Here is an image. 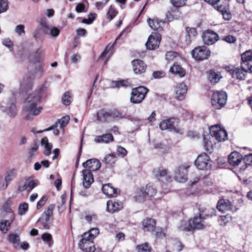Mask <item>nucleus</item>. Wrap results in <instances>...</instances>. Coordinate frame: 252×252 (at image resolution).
I'll list each match as a JSON object with an SVG mask.
<instances>
[{
  "mask_svg": "<svg viewBox=\"0 0 252 252\" xmlns=\"http://www.w3.org/2000/svg\"><path fill=\"white\" fill-rule=\"evenodd\" d=\"M211 214L204 213L203 210L199 212L198 216H195L190 219L188 222L182 221L181 225L179 227L180 230L188 231L192 229H200L204 228L203 220L207 217H211L216 215V210L214 209H211Z\"/></svg>",
  "mask_w": 252,
  "mask_h": 252,
  "instance_id": "1",
  "label": "nucleus"
},
{
  "mask_svg": "<svg viewBox=\"0 0 252 252\" xmlns=\"http://www.w3.org/2000/svg\"><path fill=\"white\" fill-rule=\"evenodd\" d=\"M34 65L31 72L26 75L20 83L21 89L25 91L31 90L32 88L35 78L40 76L43 72V67L41 64Z\"/></svg>",
  "mask_w": 252,
  "mask_h": 252,
  "instance_id": "2",
  "label": "nucleus"
},
{
  "mask_svg": "<svg viewBox=\"0 0 252 252\" xmlns=\"http://www.w3.org/2000/svg\"><path fill=\"white\" fill-rule=\"evenodd\" d=\"M227 94L223 91H217L213 94L211 98V104L215 109H220L226 103Z\"/></svg>",
  "mask_w": 252,
  "mask_h": 252,
  "instance_id": "3",
  "label": "nucleus"
},
{
  "mask_svg": "<svg viewBox=\"0 0 252 252\" xmlns=\"http://www.w3.org/2000/svg\"><path fill=\"white\" fill-rule=\"evenodd\" d=\"M148 90L143 86L139 87L132 90L130 101L133 104L141 103L144 99Z\"/></svg>",
  "mask_w": 252,
  "mask_h": 252,
  "instance_id": "4",
  "label": "nucleus"
},
{
  "mask_svg": "<svg viewBox=\"0 0 252 252\" xmlns=\"http://www.w3.org/2000/svg\"><path fill=\"white\" fill-rule=\"evenodd\" d=\"M211 53V51L204 46L197 47L191 52L192 57L198 61L207 59Z\"/></svg>",
  "mask_w": 252,
  "mask_h": 252,
  "instance_id": "5",
  "label": "nucleus"
},
{
  "mask_svg": "<svg viewBox=\"0 0 252 252\" xmlns=\"http://www.w3.org/2000/svg\"><path fill=\"white\" fill-rule=\"evenodd\" d=\"M42 110V107L39 104H34V103H30L24 101V111L28 114L25 116L27 120L30 119V116H36L40 114Z\"/></svg>",
  "mask_w": 252,
  "mask_h": 252,
  "instance_id": "6",
  "label": "nucleus"
},
{
  "mask_svg": "<svg viewBox=\"0 0 252 252\" xmlns=\"http://www.w3.org/2000/svg\"><path fill=\"white\" fill-rule=\"evenodd\" d=\"M125 31H123L116 38L115 42L112 44H109L105 48L104 51L100 55L98 61L100 62H104L106 63L109 61V59L114 53V47L115 43L119 40L123 35Z\"/></svg>",
  "mask_w": 252,
  "mask_h": 252,
  "instance_id": "7",
  "label": "nucleus"
},
{
  "mask_svg": "<svg viewBox=\"0 0 252 252\" xmlns=\"http://www.w3.org/2000/svg\"><path fill=\"white\" fill-rule=\"evenodd\" d=\"M210 133L212 138L215 137L219 142L227 139L226 131L217 125L213 126L210 128Z\"/></svg>",
  "mask_w": 252,
  "mask_h": 252,
  "instance_id": "8",
  "label": "nucleus"
},
{
  "mask_svg": "<svg viewBox=\"0 0 252 252\" xmlns=\"http://www.w3.org/2000/svg\"><path fill=\"white\" fill-rule=\"evenodd\" d=\"M178 124V119L172 118L161 121L159 124V127L162 130L169 129L177 132Z\"/></svg>",
  "mask_w": 252,
  "mask_h": 252,
  "instance_id": "9",
  "label": "nucleus"
},
{
  "mask_svg": "<svg viewBox=\"0 0 252 252\" xmlns=\"http://www.w3.org/2000/svg\"><path fill=\"white\" fill-rule=\"evenodd\" d=\"M224 68L225 70L230 73L232 77L235 78L239 80H243L245 79L247 71L246 68L244 66L241 68H235L231 67L230 65L226 66Z\"/></svg>",
  "mask_w": 252,
  "mask_h": 252,
  "instance_id": "10",
  "label": "nucleus"
},
{
  "mask_svg": "<svg viewBox=\"0 0 252 252\" xmlns=\"http://www.w3.org/2000/svg\"><path fill=\"white\" fill-rule=\"evenodd\" d=\"M78 246L79 248L84 252H94L95 250L93 240L84 237L83 235L82 236V239L80 241Z\"/></svg>",
  "mask_w": 252,
  "mask_h": 252,
  "instance_id": "11",
  "label": "nucleus"
},
{
  "mask_svg": "<svg viewBox=\"0 0 252 252\" xmlns=\"http://www.w3.org/2000/svg\"><path fill=\"white\" fill-rule=\"evenodd\" d=\"M195 163L197 167L200 170L207 169L211 166L210 158L205 153L199 155Z\"/></svg>",
  "mask_w": 252,
  "mask_h": 252,
  "instance_id": "12",
  "label": "nucleus"
},
{
  "mask_svg": "<svg viewBox=\"0 0 252 252\" xmlns=\"http://www.w3.org/2000/svg\"><path fill=\"white\" fill-rule=\"evenodd\" d=\"M161 40L160 34L157 32H153L149 36L146 46L149 50H154L159 46Z\"/></svg>",
  "mask_w": 252,
  "mask_h": 252,
  "instance_id": "13",
  "label": "nucleus"
},
{
  "mask_svg": "<svg viewBox=\"0 0 252 252\" xmlns=\"http://www.w3.org/2000/svg\"><path fill=\"white\" fill-rule=\"evenodd\" d=\"M202 38L204 43L207 45H213L219 40V35L211 30L206 31Z\"/></svg>",
  "mask_w": 252,
  "mask_h": 252,
  "instance_id": "14",
  "label": "nucleus"
},
{
  "mask_svg": "<svg viewBox=\"0 0 252 252\" xmlns=\"http://www.w3.org/2000/svg\"><path fill=\"white\" fill-rule=\"evenodd\" d=\"M189 167V165H184L176 169L175 173V179L180 183L186 182L187 179V170Z\"/></svg>",
  "mask_w": 252,
  "mask_h": 252,
  "instance_id": "15",
  "label": "nucleus"
},
{
  "mask_svg": "<svg viewBox=\"0 0 252 252\" xmlns=\"http://www.w3.org/2000/svg\"><path fill=\"white\" fill-rule=\"evenodd\" d=\"M165 59L167 62L181 63L186 62V59L180 54L175 51L167 52L165 55Z\"/></svg>",
  "mask_w": 252,
  "mask_h": 252,
  "instance_id": "16",
  "label": "nucleus"
},
{
  "mask_svg": "<svg viewBox=\"0 0 252 252\" xmlns=\"http://www.w3.org/2000/svg\"><path fill=\"white\" fill-rule=\"evenodd\" d=\"M123 207V204L121 201L109 200L107 202L106 210L110 213L117 212L122 210Z\"/></svg>",
  "mask_w": 252,
  "mask_h": 252,
  "instance_id": "17",
  "label": "nucleus"
},
{
  "mask_svg": "<svg viewBox=\"0 0 252 252\" xmlns=\"http://www.w3.org/2000/svg\"><path fill=\"white\" fill-rule=\"evenodd\" d=\"M100 162L99 161L95 158L88 159L86 162H84L82 164L85 170L90 171V172L98 170L100 167Z\"/></svg>",
  "mask_w": 252,
  "mask_h": 252,
  "instance_id": "18",
  "label": "nucleus"
},
{
  "mask_svg": "<svg viewBox=\"0 0 252 252\" xmlns=\"http://www.w3.org/2000/svg\"><path fill=\"white\" fill-rule=\"evenodd\" d=\"M2 111L7 116L11 119L15 118L17 115V110L16 105L13 103H8L4 107L2 106Z\"/></svg>",
  "mask_w": 252,
  "mask_h": 252,
  "instance_id": "19",
  "label": "nucleus"
},
{
  "mask_svg": "<svg viewBox=\"0 0 252 252\" xmlns=\"http://www.w3.org/2000/svg\"><path fill=\"white\" fill-rule=\"evenodd\" d=\"M39 182L37 180H32L29 179L25 181L23 185L19 187L18 189L20 191L24 190L31 191L34 188L38 186Z\"/></svg>",
  "mask_w": 252,
  "mask_h": 252,
  "instance_id": "20",
  "label": "nucleus"
},
{
  "mask_svg": "<svg viewBox=\"0 0 252 252\" xmlns=\"http://www.w3.org/2000/svg\"><path fill=\"white\" fill-rule=\"evenodd\" d=\"M187 92V86L184 83L177 84L175 88L176 97L179 100H183L186 96Z\"/></svg>",
  "mask_w": 252,
  "mask_h": 252,
  "instance_id": "21",
  "label": "nucleus"
},
{
  "mask_svg": "<svg viewBox=\"0 0 252 252\" xmlns=\"http://www.w3.org/2000/svg\"><path fill=\"white\" fill-rule=\"evenodd\" d=\"M147 22L151 29L154 31H161L163 29L165 22L157 18L148 19Z\"/></svg>",
  "mask_w": 252,
  "mask_h": 252,
  "instance_id": "22",
  "label": "nucleus"
},
{
  "mask_svg": "<svg viewBox=\"0 0 252 252\" xmlns=\"http://www.w3.org/2000/svg\"><path fill=\"white\" fill-rule=\"evenodd\" d=\"M83 174V185L86 189L90 187L91 185L94 182V177L92 172L87 170L82 171Z\"/></svg>",
  "mask_w": 252,
  "mask_h": 252,
  "instance_id": "23",
  "label": "nucleus"
},
{
  "mask_svg": "<svg viewBox=\"0 0 252 252\" xmlns=\"http://www.w3.org/2000/svg\"><path fill=\"white\" fill-rule=\"evenodd\" d=\"M217 209L220 212L224 213L227 211L233 210V207L229 200L220 199L218 203Z\"/></svg>",
  "mask_w": 252,
  "mask_h": 252,
  "instance_id": "24",
  "label": "nucleus"
},
{
  "mask_svg": "<svg viewBox=\"0 0 252 252\" xmlns=\"http://www.w3.org/2000/svg\"><path fill=\"white\" fill-rule=\"evenodd\" d=\"M114 141V137L111 133H107L101 135L96 136L94 141L97 143L108 144Z\"/></svg>",
  "mask_w": 252,
  "mask_h": 252,
  "instance_id": "25",
  "label": "nucleus"
},
{
  "mask_svg": "<svg viewBox=\"0 0 252 252\" xmlns=\"http://www.w3.org/2000/svg\"><path fill=\"white\" fill-rule=\"evenodd\" d=\"M242 159V156L239 153L233 152L228 157V162L231 165L236 166L240 164Z\"/></svg>",
  "mask_w": 252,
  "mask_h": 252,
  "instance_id": "26",
  "label": "nucleus"
},
{
  "mask_svg": "<svg viewBox=\"0 0 252 252\" xmlns=\"http://www.w3.org/2000/svg\"><path fill=\"white\" fill-rule=\"evenodd\" d=\"M154 147L155 149L161 153H165L170 148V146L166 140L163 141H155Z\"/></svg>",
  "mask_w": 252,
  "mask_h": 252,
  "instance_id": "27",
  "label": "nucleus"
},
{
  "mask_svg": "<svg viewBox=\"0 0 252 252\" xmlns=\"http://www.w3.org/2000/svg\"><path fill=\"white\" fill-rule=\"evenodd\" d=\"M156 222L154 220L146 218L142 221L143 230L146 232L153 231L155 230Z\"/></svg>",
  "mask_w": 252,
  "mask_h": 252,
  "instance_id": "28",
  "label": "nucleus"
},
{
  "mask_svg": "<svg viewBox=\"0 0 252 252\" xmlns=\"http://www.w3.org/2000/svg\"><path fill=\"white\" fill-rule=\"evenodd\" d=\"M207 79L213 85L218 83L222 78L219 72H216L213 70H210L207 72Z\"/></svg>",
  "mask_w": 252,
  "mask_h": 252,
  "instance_id": "29",
  "label": "nucleus"
},
{
  "mask_svg": "<svg viewBox=\"0 0 252 252\" xmlns=\"http://www.w3.org/2000/svg\"><path fill=\"white\" fill-rule=\"evenodd\" d=\"M16 175V169L15 168H10L6 170L5 173L4 181L5 185H3V188L6 189L8 185L14 178Z\"/></svg>",
  "mask_w": 252,
  "mask_h": 252,
  "instance_id": "30",
  "label": "nucleus"
},
{
  "mask_svg": "<svg viewBox=\"0 0 252 252\" xmlns=\"http://www.w3.org/2000/svg\"><path fill=\"white\" fill-rule=\"evenodd\" d=\"M169 71L173 75L178 76L180 77H183L186 75L185 70L178 64H173L170 67Z\"/></svg>",
  "mask_w": 252,
  "mask_h": 252,
  "instance_id": "31",
  "label": "nucleus"
},
{
  "mask_svg": "<svg viewBox=\"0 0 252 252\" xmlns=\"http://www.w3.org/2000/svg\"><path fill=\"white\" fill-rule=\"evenodd\" d=\"M102 190L104 194L109 197H114L115 195H117L118 193L117 189L114 188L109 184L104 185L102 187Z\"/></svg>",
  "mask_w": 252,
  "mask_h": 252,
  "instance_id": "32",
  "label": "nucleus"
},
{
  "mask_svg": "<svg viewBox=\"0 0 252 252\" xmlns=\"http://www.w3.org/2000/svg\"><path fill=\"white\" fill-rule=\"evenodd\" d=\"M41 96L38 94L37 92H33L30 94L25 99V101L30 103H34V104H40Z\"/></svg>",
  "mask_w": 252,
  "mask_h": 252,
  "instance_id": "33",
  "label": "nucleus"
},
{
  "mask_svg": "<svg viewBox=\"0 0 252 252\" xmlns=\"http://www.w3.org/2000/svg\"><path fill=\"white\" fill-rule=\"evenodd\" d=\"M96 115L97 120L100 122H105L111 121L110 112L104 110H100L97 113Z\"/></svg>",
  "mask_w": 252,
  "mask_h": 252,
  "instance_id": "34",
  "label": "nucleus"
},
{
  "mask_svg": "<svg viewBox=\"0 0 252 252\" xmlns=\"http://www.w3.org/2000/svg\"><path fill=\"white\" fill-rule=\"evenodd\" d=\"M41 146L44 147V154L46 156L50 155L51 153V150L53 148V145L52 143L48 142V139L46 137L42 139L41 141Z\"/></svg>",
  "mask_w": 252,
  "mask_h": 252,
  "instance_id": "35",
  "label": "nucleus"
},
{
  "mask_svg": "<svg viewBox=\"0 0 252 252\" xmlns=\"http://www.w3.org/2000/svg\"><path fill=\"white\" fill-rule=\"evenodd\" d=\"M130 86V83L128 80H120L111 82L112 88L127 87Z\"/></svg>",
  "mask_w": 252,
  "mask_h": 252,
  "instance_id": "36",
  "label": "nucleus"
},
{
  "mask_svg": "<svg viewBox=\"0 0 252 252\" xmlns=\"http://www.w3.org/2000/svg\"><path fill=\"white\" fill-rule=\"evenodd\" d=\"M196 34V31L194 28H187L186 29V42L187 44L190 43L192 38L195 36Z\"/></svg>",
  "mask_w": 252,
  "mask_h": 252,
  "instance_id": "37",
  "label": "nucleus"
},
{
  "mask_svg": "<svg viewBox=\"0 0 252 252\" xmlns=\"http://www.w3.org/2000/svg\"><path fill=\"white\" fill-rule=\"evenodd\" d=\"M116 161L117 157L114 154H109L106 155L103 160V161L105 162L109 167H112Z\"/></svg>",
  "mask_w": 252,
  "mask_h": 252,
  "instance_id": "38",
  "label": "nucleus"
},
{
  "mask_svg": "<svg viewBox=\"0 0 252 252\" xmlns=\"http://www.w3.org/2000/svg\"><path fill=\"white\" fill-rule=\"evenodd\" d=\"M99 230L98 228L94 227L90 229L88 231L86 232L83 235L84 237H88L94 240L99 234Z\"/></svg>",
  "mask_w": 252,
  "mask_h": 252,
  "instance_id": "39",
  "label": "nucleus"
},
{
  "mask_svg": "<svg viewBox=\"0 0 252 252\" xmlns=\"http://www.w3.org/2000/svg\"><path fill=\"white\" fill-rule=\"evenodd\" d=\"M211 135H207L206 136H204L203 142L204 147L207 151L211 152L213 149V143L211 140Z\"/></svg>",
  "mask_w": 252,
  "mask_h": 252,
  "instance_id": "40",
  "label": "nucleus"
},
{
  "mask_svg": "<svg viewBox=\"0 0 252 252\" xmlns=\"http://www.w3.org/2000/svg\"><path fill=\"white\" fill-rule=\"evenodd\" d=\"M155 176L158 180H161V181L163 179L168 181L170 179V177L167 175L166 170L164 169H158L157 171Z\"/></svg>",
  "mask_w": 252,
  "mask_h": 252,
  "instance_id": "41",
  "label": "nucleus"
},
{
  "mask_svg": "<svg viewBox=\"0 0 252 252\" xmlns=\"http://www.w3.org/2000/svg\"><path fill=\"white\" fill-rule=\"evenodd\" d=\"M146 65L144 64H133V70L135 74H140L145 72Z\"/></svg>",
  "mask_w": 252,
  "mask_h": 252,
  "instance_id": "42",
  "label": "nucleus"
},
{
  "mask_svg": "<svg viewBox=\"0 0 252 252\" xmlns=\"http://www.w3.org/2000/svg\"><path fill=\"white\" fill-rule=\"evenodd\" d=\"M9 242L14 245L18 246L20 244L19 235L15 233H10L8 236Z\"/></svg>",
  "mask_w": 252,
  "mask_h": 252,
  "instance_id": "43",
  "label": "nucleus"
},
{
  "mask_svg": "<svg viewBox=\"0 0 252 252\" xmlns=\"http://www.w3.org/2000/svg\"><path fill=\"white\" fill-rule=\"evenodd\" d=\"M146 196L144 190L142 189H137L135 193L134 198L135 200L138 202H141L144 200Z\"/></svg>",
  "mask_w": 252,
  "mask_h": 252,
  "instance_id": "44",
  "label": "nucleus"
},
{
  "mask_svg": "<svg viewBox=\"0 0 252 252\" xmlns=\"http://www.w3.org/2000/svg\"><path fill=\"white\" fill-rule=\"evenodd\" d=\"M146 196H153L157 192L156 189L151 184H148L144 190Z\"/></svg>",
  "mask_w": 252,
  "mask_h": 252,
  "instance_id": "45",
  "label": "nucleus"
},
{
  "mask_svg": "<svg viewBox=\"0 0 252 252\" xmlns=\"http://www.w3.org/2000/svg\"><path fill=\"white\" fill-rule=\"evenodd\" d=\"M241 60L243 63L252 62V50L246 51L241 55Z\"/></svg>",
  "mask_w": 252,
  "mask_h": 252,
  "instance_id": "46",
  "label": "nucleus"
},
{
  "mask_svg": "<svg viewBox=\"0 0 252 252\" xmlns=\"http://www.w3.org/2000/svg\"><path fill=\"white\" fill-rule=\"evenodd\" d=\"M29 210V205L26 202H23L20 204L18 210V213L20 216H23L25 215Z\"/></svg>",
  "mask_w": 252,
  "mask_h": 252,
  "instance_id": "47",
  "label": "nucleus"
},
{
  "mask_svg": "<svg viewBox=\"0 0 252 252\" xmlns=\"http://www.w3.org/2000/svg\"><path fill=\"white\" fill-rule=\"evenodd\" d=\"M54 207L52 205H50L48 208L44 212L45 216L42 219L43 220H45L46 222L49 221L50 217L53 215V211Z\"/></svg>",
  "mask_w": 252,
  "mask_h": 252,
  "instance_id": "48",
  "label": "nucleus"
},
{
  "mask_svg": "<svg viewBox=\"0 0 252 252\" xmlns=\"http://www.w3.org/2000/svg\"><path fill=\"white\" fill-rule=\"evenodd\" d=\"M50 87V83L45 82L43 84H42L38 87L37 89L34 91L37 93L38 94H41L46 92Z\"/></svg>",
  "mask_w": 252,
  "mask_h": 252,
  "instance_id": "49",
  "label": "nucleus"
},
{
  "mask_svg": "<svg viewBox=\"0 0 252 252\" xmlns=\"http://www.w3.org/2000/svg\"><path fill=\"white\" fill-rule=\"evenodd\" d=\"M63 104L66 106L69 105L72 101V97L69 92H66L62 98Z\"/></svg>",
  "mask_w": 252,
  "mask_h": 252,
  "instance_id": "50",
  "label": "nucleus"
},
{
  "mask_svg": "<svg viewBox=\"0 0 252 252\" xmlns=\"http://www.w3.org/2000/svg\"><path fill=\"white\" fill-rule=\"evenodd\" d=\"M42 26L50 30V35L52 37L58 36L60 32V30L56 27L49 28L46 23H42Z\"/></svg>",
  "mask_w": 252,
  "mask_h": 252,
  "instance_id": "51",
  "label": "nucleus"
},
{
  "mask_svg": "<svg viewBox=\"0 0 252 252\" xmlns=\"http://www.w3.org/2000/svg\"><path fill=\"white\" fill-rule=\"evenodd\" d=\"M11 226V222L9 220H4L0 223V230L3 233H6Z\"/></svg>",
  "mask_w": 252,
  "mask_h": 252,
  "instance_id": "52",
  "label": "nucleus"
},
{
  "mask_svg": "<svg viewBox=\"0 0 252 252\" xmlns=\"http://www.w3.org/2000/svg\"><path fill=\"white\" fill-rule=\"evenodd\" d=\"M69 120V116L67 115L63 117L61 119H59L58 121L56 123V124H58V126L60 125L61 128H63L67 125Z\"/></svg>",
  "mask_w": 252,
  "mask_h": 252,
  "instance_id": "53",
  "label": "nucleus"
},
{
  "mask_svg": "<svg viewBox=\"0 0 252 252\" xmlns=\"http://www.w3.org/2000/svg\"><path fill=\"white\" fill-rule=\"evenodd\" d=\"M117 14V11L115 10V9L111 5L109 7V9L107 12L106 16L107 19L109 20H112L114 19Z\"/></svg>",
  "mask_w": 252,
  "mask_h": 252,
  "instance_id": "54",
  "label": "nucleus"
},
{
  "mask_svg": "<svg viewBox=\"0 0 252 252\" xmlns=\"http://www.w3.org/2000/svg\"><path fill=\"white\" fill-rule=\"evenodd\" d=\"M38 148V145L37 143H34L32 145L28 152V154L30 158H32L36 155Z\"/></svg>",
  "mask_w": 252,
  "mask_h": 252,
  "instance_id": "55",
  "label": "nucleus"
},
{
  "mask_svg": "<svg viewBox=\"0 0 252 252\" xmlns=\"http://www.w3.org/2000/svg\"><path fill=\"white\" fill-rule=\"evenodd\" d=\"M41 238L45 242L47 243L49 246H51L52 237L50 234L45 233L42 235Z\"/></svg>",
  "mask_w": 252,
  "mask_h": 252,
  "instance_id": "56",
  "label": "nucleus"
},
{
  "mask_svg": "<svg viewBox=\"0 0 252 252\" xmlns=\"http://www.w3.org/2000/svg\"><path fill=\"white\" fill-rule=\"evenodd\" d=\"M8 8V2L7 0H0V13L5 12Z\"/></svg>",
  "mask_w": 252,
  "mask_h": 252,
  "instance_id": "57",
  "label": "nucleus"
},
{
  "mask_svg": "<svg viewBox=\"0 0 252 252\" xmlns=\"http://www.w3.org/2000/svg\"><path fill=\"white\" fill-rule=\"evenodd\" d=\"M96 17V14L95 13H91L88 15V19H83L82 20V23L87 24H91L93 21L95 19Z\"/></svg>",
  "mask_w": 252,
  "mask_h": 252,
  "instance_id": "58",
  "label": "nucleus"
},
{
  "mask_svg": "<svg viewBox=\"0 0 252 252\" xmlns=\"http://www.w3.org/2000/svg\"><path fill=\"white\" fill-rule=\"evenodd\" d=\"M137 250L138 252H150V248L147 243L138 246Z\"/></svg>",
  "mask_w": 252,
  "mask_h": 252,
  "instance_id": "59",
  "label": "nucleus"
},
{
  "mask_svg": "<svg viewBox=\"0 0 252 252\" xmlns=\"http://www.w3.org/2000/svg\"><path fill=\"white\" fill-rule=\"evenodd\" d=\"M117 153L119 156L122 158H124L125 156H126L127 153L126 149L120 146H117Z\"/></svg>",
  "mask_w": 252,
  "mask_h": 252,
  "instance_id": "60",
  "label": "nucleus"
},
{
  "mask_svg": "<svg viewBox=\"0 0 252 252\" xmlns=\"http://www.w3.org/2000/svg\"><path fill=\"white\" fill-rule=\"evenodd\" d=\"M15 32L19 35H22L25 34V26L23 25H19L15 27Z\"/></svg>",
  "mask_w": 252,
  "mask_h": 252,
  "instance_id": "61",
  "label": "nucleus"
},
{
  "mask_svg": "<svg viewBox=\"0 0 252 252\" xmlns=\"http://www.w3.org/2000/svg\"><path fill=\"white\" fill-rule=\"evenodd\" d=\"M215 8L221 13H223L226 10H229V5L228 3H225L224 5L220 4L219 5H217L215 7Z\"/></svg>",
  "mask_w": 252,
  "mask_h": 252,
  "instance_id": "62",
  "label": "nucleus"
},
{
  "mask_svg": "<svg viewBox=\"0 0 252 252\" xmlns=\"http://www.w3.org/2000/svg\"><path fill=\"white\" fill-rule=\"evenodd\" d=\"M165 76V73L161 70L155 71L153 73L152 76L154 79H160Z\"/></svg>",
  "mask_w": 252,
  "mask_h": 252,
  "instance_id": "63",
  "label": "nucleus"
},
{
  "mask_svg": "<svg viewBox=\"0 0 252 252\" xmlns=\"http://www.w3.org/2000/svg\"><path fill=\"white\" fill-rule=\"evenodd\" d=\"M222 39L229 43H234L236 41V37L232 35L225 36Z\"/></svg>",
  "mask_w": 252,
  "mask_h": 252,
  "instance_id": "64",
  "label": "nucleus"
}]
</instances>
